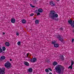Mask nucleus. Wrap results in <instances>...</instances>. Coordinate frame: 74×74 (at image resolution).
Segmentation results:
<instances>
[{"label": "nucleus", "mask_w": 74, "mask_h": 74, "mask_svg": "<svg viewBox=\"0 0 74 74\" xmlns=\"http://www.w3.org/2000/svg\"><path fill=\"white\" fill-rule=\"evenodd\" d=\"M63 67L62 65H56L55 68V69L56 70L57 72H58V73H61V71H62V70H63L64 69H63Z\"/></svg>", "instance_id": "f257e3e1"}, {"label": "nucleus", "mask_w": 74, "mask_h": 74, "mask_svg": "<svg viewBox=\"0 0 74 74\" xmlns=\"http://www.w3.org/2000/svg\"><path fill=\"white\" fill-rule=\"evenodd\" d=\"M58 14H54L52 16L51 18L53 20L58 21H59L58 18H58Z\"/></svg>", "instance_id": "f03ea898"}, {"label": "nucleus", "mask_w": 74, "mask_h": 74, "mask_svg": "<svg viewBox=\"0 0 74 74\" xmlns=\"http://www.w3.org/2000/svg\"><path fill=\"white\" fill-rule=\"evenodd\" d=\"M5 67L8 69V68H10L11 66V64L8 61H7L6 62L4 65Z\"/></svg>", "instance_id": "7ed1b4c3"}, {"label": "nucleus", "mask_w": 74, "mask_h": 74, "mask_svg": "<svg viewBox=\"0 0 74 74\" xmlns=\"http://www.w3.org/2000/svg\"><path fill=\"white\" fill-rule=\"evenodd\" d=\"M5 68H2L1 69L0 68V74H5Z\"/></svg>", "instance_id": "20e7f679"}, {"label": "nucleus", "mask_w": 74, "mask_h": 74, "mask_svg": "<svg viewBox=\"0 0 74 74\" xmlns=\"http://www.w3.org/2000/svg\"><path fill=\"white\" fill-rule=\"evenodd\" d=\"M55 12L54 10H51L50 11L49 15V17L51 18L55 14Z\"/></svg>", "instance_id": "39448f33"}, {"label": "nucleus", "mask_w": 74, "mask_h": 74, "mask_svg": "<svg viewBox=\"0 0 74 74\" xmlns=\"http://www.w3.org/2000/svg\"><path fill=\"white\" fill-rule=\"evenodd\" d=\"M57 38H59V40H60L61 42H63L64 40L63 38L60 35H59L57 37Z\"/></svg>", "instance_id": "423d86ee"}, {"label": "nucleus", "mask_w": 74, "mask_h": 74, "mask_svg": "<svg viewBox=\"0 0 74 74\" xmlns=\"http://www.w3.org/2000/svg\"><path fill=\"white\" fill-rule=\"evenodd\" d=\"M31 61L32 63H34V62H37V59L36 58H34L31 60Z\"/></svg>", "instance_id": "0eeeda50"}, {"label": "nucleus", "mask_w": 74, "mask_h": 74, "mask_svg": "<svg viewBox=\"0 0 74 74\" xmlns=\"http://www.w3.org/2000/svg\"><path fill=\"white\" fill-rule=\"evenodd\" d=\"M43 11V10H42V9L41 8H39L38 9V12H42Z\"/></svg>", "instance_id": "6e6552de"}, {"label": "nucleus", "mask_w": 74, "mask_h": 74, "mask_svg": "<svg viewBox=\"0 0 74 74\" xmlns=\"http://www.w3.org/2000/svg\"><path fill=\"white\" fill-rule=\"evenodd\" d=\"M11 22L12 23H15V18H12L11 19Z\"/></svg>", "instance_id": "1a4fd4ad"}, {"label": "nucleus", "mask_w": 74, "mask_h": 74, "mask_svg": "<svg viewBox=\"0 0 74 74\" xmlns=\"http://www.w3.org/2000/svg\"><path fill=\"white\" fill-rule=\"evenodd\" d=\"M50 4L52 6H55L56 4L55 3H54L53 1H51L50 2Z\"/></svg>", "instance_id": "9d476101"}, {"label": "nucleus", "mask_w": 74, "mask_h": 74, "mask_svg": "<svg viewBox=\"0 0 74 74\" xmlns=\"http://www.w3.org/2000/svg\"><path fill=\"white\" fill-rule=\"evenodd\" d=\"M60 59H62V60H63L64 58H63V55H60L59 56Z\"/></svg>", "instance_id": "9b49d317"}, {"label": "nucleus", "mask_w": 74, "mask_h": 74, "mask_svg": "<svg viewBox=\"0 0 74 74\" xmlns=\"http://www.w3.org/2000/svg\"><path fill=\"white\" fill-rule=\"evenodd\" d=\"M5 45L7 47H9L10 46V43L9 42H6L5 43Z\"/></svg>", "instance_id": "f8f14e48"}, {"label": "nucleus", "mask_w": 74, "mask_h": 74, "mask_svg": "<svg viewBox=\"0 0 74 74\" xmlns=\"http://www.w3.org/2000/svg\"><path fill=\"white\" fill-rule=\"evenodd\" d=\"M32 71H33V69L32 68H29L28 70V71L29 73H32Z\"/></svg>", "instance_id": "ddd939ff"}, {"label": "nucleus", "mask_w": 74, "mask_h": 74, "mask_svg": "<svg viewBox=\"0 0 74 74\" xmlns=\"http://www.w3.org/2000/svg\"><path fill=\"white\" fill-rule=\"evenodd\" d=\"M54 46L55 48H58L59 47V45L58 44H54Z\"/></svg>", "instance_id": "4468645a"}, {"label": "nucleus", "mask_w": 74, "mask_h": 74, "mask_svg": "<svg viewBox=\"0 0 74 74\" xmlns=\"http://www.w3.org/2000/svg\"><path fill=\"white\" fill-rule=\"evenodd\" d=\"M24 64L26 66H29V64L27 62H25Z\"/></svg>", "instance_id": "2eb2a0df"}, {"label": "nucleus", "mask_w": 74, "mask_h": 74, "mask_svg": "<svg viewBox=\"0 0 74 74\" xmlns=\"http://www.w3.org/2000/svg\"><path fill=\"white\" fill-rule=\"evenodd\" d=\"M68 22L69 24L71 25L73 23V21L71 20L68 21Z\"/></svg>", "instance_id": "dca6fc26"}, {"label": "nucleus", "mask_w": 74, "mask_h": 74, "mask_svg": "<svg viewBox=\"0 0 74 74\" xmlns=\"http://www.w3.org/2000/svg\"><path fill=\"white\" fill-rule=\"evenodd\" d=\"M35 23L36 25L38 24L39 23V20H36L35 21Z\"/></svg>", "instance_id": "f3484780"}, {"label": "nucleus", "mask_w": 74, "mask_h": 74, "mask_svg": "<svg viewBox=\"0 0 74 74\" xmlns=\"http://www.w3.org/2000/svg\"><path fill=\"white\" fill-rule=\"evenodd\" d=\"M1 59H2V60H4L5 59V57L4 56H2L1 57Z\"/></svg>", "instance_id": "a211bd4d"}, {"label": "nucleus", "mask_w": 74, "mask_h": 74, "mask_svg": "<svg viewBox=\"0 0 74 74\" xmlns=\"http://www.w3.org/2000/svg\"><path fill=\"white\" fill-rule=\"evenodd\" d=\"M2 51H5L6 50V48L4 47H2Z\"/></svg>", "instance_id": "6ab92c4d"}, {"label": "nucleus", "mask_w": 74, "mask_h": 74, "mask_svg": "<svg viewBox=\"0 0 74 74\" xmlns=\"http://www.w3.org/2000/svg\"><path fill=\"white\" fill-rule=\"evenodd\" d=\"M53 64L54 66H56L58 64V63L56 62H53Z\"/></svg>", "instance_id": "aec40b11"}, {"label": "nucleus", "mask_w": 74, "mask_h": 74, "mask_svg": "<svg viewBox=\"0 0 74 74\" xmlns=\"http://www.w3.org/2000/svg\"><path fill=\"white\" fill-rule=\"evenodd\" d=\"M22 22L23 23H25L26 22V20L25 19H23L22 21Z\"/></svg>", "instance_id": "412c9836"}, {"label": "nucleus", "mask_w": 74, "mask_h": 74, "mask_svg": "<svg viewBox=\"0 0 74 74\" xmlns=\"http://www.w3.org/2000/svg\"><path fill=\"white\" fill-rule=\"evenodd\" d=\"M51 43L52 44L54 45L55 44V43H56V41H55V40H53L51 42Z\"/></svg>", "instance_id": "4be33fe9"}, {"label": "nucleus", "mask_w": 74, "mask_h": 74, "mask_svg": "<svg viewBox=\"0 0 74 74\" xmlns=\"http://www.w3.org/2000/svg\"><path fill=\"white\" fill-rule=\"evenodd\" d=\"M68 69H73V65H71V66H69L68 67Z\"/></svg>", "instance_id": "5701e85b"}, {"label": "nucleus", "mask_w": 74, "mask_h": 74, "mask_svg": "<svg viewBox=\"0 0 74 74\" xmlns=\"http://www.w3.org/2000/svg\"><path fill=\"white\" fill-rule=\"evenodd\" d=\"M74 61H73V60H72L71 61V66H73V64H74Z\"/></svg>", "instance_id": "b1692460"}, {"label": "nucleus", "mask_w": 74, "mask_h": 74, "mask_svg": "<svg viewBox=\"0 0 74 74\" xmlns=\"http://www.w3.org/2000/svg\"><path fill=\"white\" fill-rule=\"evenodd\" d=\"M45 71L46 73H48V72H49V70L48 69H46L45 70Z\"/></svg>", "instance_id": "393cba45"}, {"label": "nucleus", "mask_w": 74, "mask_h": 74, "mask_svg": "<svg viewBox=\"0 0 74 74\" xmlns=\"http://www.w3.org/2000/svg\"><path fill=\"white\" fill-rule=\"evenodd\" d=\"M17 45H21V42L20 41H18L17 42Z\"/></svg>", "instance_id": "a878e982"}, {"label": "nucleus", "mask_w": 74, "mask_h": 74, "mask_svg": "<svg viewBox=\"0 0 74 74\" xmlns=\"http://www.w3.org/2000/svg\"><path fill=\"white\" fill-rule=\"evenodd\" d=\"M29 53H27L26 54V56H25L26 58H27V57H28V56H29Z\"/></svg>", "instance_id": "bb28decb"}, {"label": "nucleus", "mask_w": 74, "mask_h": 74, "mask_svg": "<svg viewBox=\"0 0 74 74\" xmlns=\"http://www.w3.org/2000/svg\"><path fill=\"white\" fill-rule=\"evenodd\" d=\"M2 52H3V50H2L1 48H0V53H1Z\"/></svg>", "instance_id": "cd10ccee"}, {"label": "nucleus", "mask_w": 74, "mask_h": 74, "mask_svg": "<svg viewBox=\"0 0 74 74\" xmlns=\"http://www.w3.org/2000/svg\"><path fill=\"white\" fill-rule=\"evenodd\" d=\"M30 6H31V7H32V8H34L35 7V6L32 5V4H30Z\"/></svg>", "instance_id": "c85d7f7f"}, {"label": "nucleus", "mask_w": 74, "mask_h": 74, "mask_svg": "<svg viewBox=\"0 0 74 74\" xmlns=\"http://www.w3.org/2000/svg\"><path fill=\"white\" fill-rule=\"evenodd\" d=\"M71 26L73 27H74V23L71 24Z\"/></svg>", "instance_id": "c756f323"}, {"label": "nucleus", "mask_w": 74, "mask_h": 74, "mask_svg": "<svg viewBox=\"0 0 74 74\" xmlns=\"http://www.w3.org/2000/svg\"><path fill=\"white\" fill-rule=\"evenodd\" d=\"M39 15H40V13L38 12L37 13V16H38Z\"/></svg>", "instance_id": "7c9ffc66"}, {"label": "nucleus", "mask_w": 74, "mask_h": 74, "mask_svg": "<svg viewBox=\"0 0 74 74\" xmlns=\"http://www.w3.org/2000/svg\"><path fill=\"white\" fill-rule=\"evenodd\" d=\"M35 12L36 13H38V10H36L35 11Z\"/></svg>", "instance_id": "2f4dec72"}, {"label": "nucleus", "mask_w": 74, "mask_h": 74, "mask_svg": "<svg viewBox=\"0 0 74 74\" xmlns=\"http://www.w3.org/2000/svg\"><path fill=\"white\" fill-rule=\"evenodd\" d=\"M34 15V14H32L30 15L31 16H32Z\"/></svg>", "instance_id": "473e14b6"}, {"label": "nucleus", "mask_w": 74, "mask_h": 74, "mask_svg": "<svg viewBox=\"0 0 74 74\" xmlns=\"http://www.w3.org/2000/svg\"><path fill=\"white\" fill-rule=\"evenodd\" d=\"M74 39H72V42H74Z\"/></svg>", "instance_id": "72a5a7b5"}, {"label": "nucleus", "mask_w": 74, "mask_h": 74, "mask_svg": "<svg viewBox=\"0 0 74 74\" xmlns=\"http://www.w3.org/2000/svg\"><path fill=\"white\" fill-rule=\"evenodd\" d=\"M60 30H63V28H61L60 29Z\"/></svg>", "instance_id": "f704fd0d"}, {"label": "nucleus", "mask_w": 74, "mask_h": 74, "mask_svg": "<svg viewBox=\"0 0 74 74\" xmlns=\"http://www.w3.org/2000/svg\"><path fill=\"white\" fill-rule=\"evenodd\" d=\"M16 36H19V33H17L16 34Z\"/></svg>", "instance_id": "c9c22d12"}, {"label": "nucleus", "mask_w": 74, "mask_h": 74, "mask_svg": "<svg viewBox=\"0 0 74 74\" xmlns=\"http://www.w3.org/2000/svg\"><path fill=\"white\" fill-rule=\"evenodd\" d=\"M49 70H50V71H52V69H49Z\"/></svg>", "instance_id": "e433bc0d"}, {"label": "nucleus", "mask_w": 74, "mask_h": 74, "mask_svg": "<svg viewBox=\"0 0 74 74\" xmlns=\"http://www.w3.org/2000/svg\"><path fill=\"white\" fill-rule=\"evenodd\" d=\"M49 74H52L51 73H50Z\"/></svg>", "instance_id": "4c0bfd02"}, {"label": "nucleus", "mask_w": 74, "mask_h": 74, "mask_svg": "<svg viewBox=\"0 0 74 74\" xmlns=\"http://www.w3.org/2000/svg\"><path fill=\"white\" fill-rule=\"evenodd\" d=\"M10 61H12V60L11 59H10Z\"/></svg>", "instance_id": "58836bf2"}, {"label": "nucleus", "mask_w": 74, "mask_h": 74, "mask_svg": "<svg viewBox=\"0 0 74 74\" xmlns=\"http://www.w3.org/2000/svg\"><path fill=\"white\" fill-rule=\"evenodd\" d=\"M3 34H5V33H3Z\"/></svg>", "instance_id": "ea45409f"}, {"label": "nucleus", "mask_w": 74, "mask_h": 74, "mask_svg": "<svg viewBox=\"0 0 74 74\" xmlns=\"http://www.w3.org/2000/svg\"><path fill=\"white\" fill-rule=\"evenodd\" d=\"M57 1H59V0H58Z\"/></svg>", "instance_id": "a19ab883"}]
</instances>
